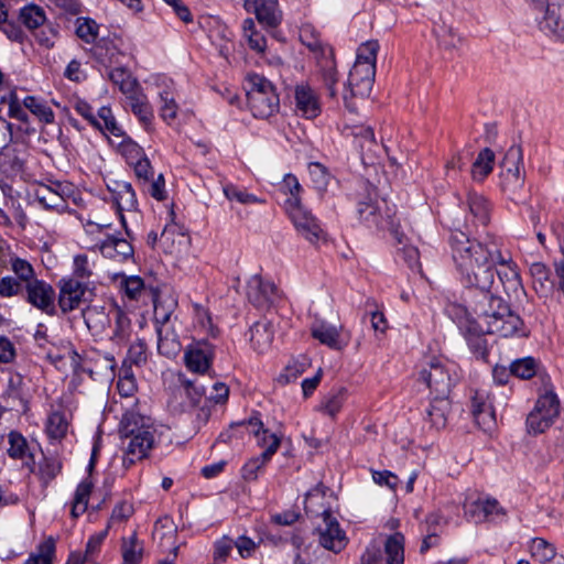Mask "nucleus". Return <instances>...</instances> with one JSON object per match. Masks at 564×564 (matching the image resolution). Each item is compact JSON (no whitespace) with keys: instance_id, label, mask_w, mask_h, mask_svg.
<instances>
[{"instance_id":"obj_8","label":"nucleus","mask_w":564,"mask_h":564,"mask_svg":"<svg viewBox=\"0 0 564 564\" xmlns=\"http://www.w3.org/2000/svg\"><path fill=\"white\" fill-rule=\"evenodd\" d=\"M9 264L14 276L6 275L0 279L1 297H13L22 294L23 285L36 279L35 271L28 260L12 254L9 258Z\"/></svg>"},{"instance_id":"obj_22","label":"nucleus","mask_w":564,"mask_h":564,"mask_svg":"<svg viewBox=\"0 0 564 564\" xmlns=\"http://www.w3.org/2000/svg\"><path fill=\"white\" fill-rule=\"evenodd\" d=\"M275 285L271 281L263 280L256 274L250 278L247 284V296L257 307H264L273 302L275 296Z\"/></svg>"},{"instance_id":"obj_16","label":"nucleus","mask_w":564,"mask_h":564,"mask_svg":"<svg viewBox=\"0 0 564 564\" xmlns=\"http://www.w3.org/2000/svg\"><path fill=\"white\" fill-rule=\"evenodd\" d=\"M391 209L384 199L369 198L365 202H359L357 213L359 219L368 228H384L388 220L387 214L390 215Z\"/></svg>"},{"instance_id":"obj_40","label":"nucleus","mask_w":564,"mask_h":564,"mask_svg":"<svg viewBox=\"0 0 564 564\" xmlns=\"http://www.w3.org/2000/svg\"><path fill=\"white\" fill-rule=\"evenodd\" d=\"M111 313L112 319H115V328L110 340L116 345H122L130 337L131 321L120 307H111Z\"/></svg>"},{"instance_id":"obj_39","label":"nucleus","mask_w":564,"mask_h":564,"mask_svg":"<svg viewBox=\"0 0 564 564\" xmlns=\"http://www.w3.org/2000/svg\"><path fill=\"white\" fill-rule=\"evenodd\" d=\"M121 556L122 564H140L143 558L144 545L138 539L137 532H133L128 538L121 539Z\"/></svg>"},{"instance_id":"obj_9","label":"nucleus","mask_w":564,"mask_h":564,"mask_svg":"<svg viewBox=\"0 0 564 564\" xmlns=\"http://www.w3.org/2000/svg\"><path fill=\"white\" fill-rule=\"evenodd\" d=\"M376 75V66L369 63H356L351 67L347 87L343 94L346 107L354 111L355 107L349 101V97H367L372 88Z\"/></svg>"},{"instance_id":"obj_34","label":"nucleus","mask_w":564,"mask_h":564,"mask_svg":"<svg viewBox=\"0 0 564 564\" xmlns=\"http://www.w3.org/2000/svg\"><path fill=\"white\" fill-rule=\"evenodd\" d=\"M431 402L426 409V414L437 430L445 427L447 415L451 410L449 397L431 395Z\"/></svg>"},{"instance_id":"obj_1","label":"nucleus","mask_w":564,"mask_h":564,"mask_svg":"<svg viewBox=\"0 0 564 564\" xmlns=\"http://www.w3.org/2000/svg\"><path fill=\"white\" fill-rule=\"evenodd\" d=\"M452 259L459 280L468 288L491 291L497 275L507 292L522 289L517 264L508 253H502L499 242L487 237L484 241L470 239L462 230L449 237Z\"/></svg>"},{"instance_id":"obj_2","label":"nucleus","mask_w":564,"mask_h":564,"mask_svg":"<svg viewBox=\"0 0 564 564\" xmlns=\"http://www.w3.org/2000/svg\"><path fill=\"white\" fill-rule=\"evenodd\" d=\"M471 310L475 325L480 333L497 334L501 337L525 334L521 317L491 291H479L473 300Z\"/></svg>"},{"instance_id":"obj_28","label":"nucleus","mask_w":564,"mask_h":564,"mask_svg":"<svg viewBox=\"0 0 564 564\" xmlns=\"http://www.w3.org/2000/svg\"><path fill=\"white\" fill-rule=\"evenodd\" d=\"M466 204L468 206L469 216L475 227L487 226L490 219L491 207L488 199L475 192H469Z\"/></svg>"},{"instance_id":"obj_30","label":"nucleus","mask_w":564,"mask_h":564,"mask_svg":"<svg viewBox=\"0 0 564 564\" xmlns=\"http://www.w3.org/2000/svg\"><path fill=\"white\" fill-rule=\"evenodd\" d=\"M99 250L104 257L118 261L127 260L133 254V248L130 242L123 238L112 236H109L100 243Z\"/></svg>"},{"instance_id":"obj_41","label":"nucleus","mask_w":564,"mask_h":564,"mask_svg":"<svg viewBox=\"0 0 564 564\" xmlns=\"http://www.w3.org/2000/svg\"><path fill=\"white\" fill-rule=\"evenodd\" d=\"M495 164V153L491 149H482L471 166V176L475 181H484L491 172Z\"/></svg>"},{"instance_id":"obj_57","label":"nucleus","mask_w":564,"mask_h":564,"mask_svg":"<svg viewBox=\"0 0 564 564\" xmlns=\"http://www.w3.org/2000/svg\"><path fill=\"white\" fill-rule=\"evenodd\" d=\"M23 105L43 122L52 123L54 121L55 117L53 110L35 97H25L23 100Z\"/></svg>"},{"instance_id":"obj_51","label":"nucleus","mask_w":564,"mask_h":564,"mask_svg":"<svg viewBox=\"0 0 564 564\" xmlns=\"http://www.w3.org/2000/svg\"><path fill=\"white\" fill-rule=\"evenodd\" d=\"M301 41L312 53L315 54V57L319 62L334 56L333 48L329 45L324 44L318 37L306 30L302 31Z\"/></svg>"},{"instance_id":"obj_37","label":"nucleus","mask_w":564,"mask_h":564,"mask_svg":"<svg viewBox=\"0 0 564 564\" xmlns=\"http://www.w3.org/2000/svg\"><path fill=\"white\" fill-rule=\"evenodd\" d=\"M4 398L12 401L13 406H19L23 412L29 409L28 399L24 393V381L20 373H11L8 379Z\"/></svg>"},{"instance_id":"obj_49","label":"nucleus","mask_w":564,"mask_h":564,"mask_svg":"<svg viewBox=\"0 0 564 564\" xmlns=\"http://www.w3.org/2000/svg\"><path fill=\"white\" fill-rule=\"evenodd\" d=\"M557 415L543 413L533 409L527 417V429L531 434L544 433L555 421Z\"/></svg>"},{"instance_id":"obj_52","label":"nucleus","mask_w":564,"mask_h":564,"mask_svg":"<svg viewBox=\"0 0 564 564\" xmlns=\"http://www.w3.org/2000/svg\"><path fill=\"white\" fill-rule=\"evenodd\" d=\"M245 424H248L252 429L251 432L258 437V444L264 449H267L270 446L273 440H275L278 443L276 449L280 447V438L275 434L269 433L268 430H264L263 424L258 416H251L248 421L236 423V425Z\"/></svg>"},{"instance_id":"obj_19","label":"nucleus","mask_w":564,"mask_h":564,"mask_svg":"<svg viewBox=\"0 0 564 564\" xmlns=\"http://www.w3.org/2000/svg\"><path fill=\"white\" fill-rule=\"evenodd\" d=\"M243 8L253 13L259 23L270 28L276 26L282 20L278 0H245Z\"/></svg>"},{"instance_id":"obj_64","label":"nucleus","mask_w":564,"mask_h":564,"mask_svg":"<svg viewBox=\"0 0 564 564\" xmlns=\"http://www.w3.org/2000/svg\"><path fill=\"white\" fill-rule=\"evenodd\" d=\"M121 289L129 299L137 300L143 292L144 282L137 275L124 276L121 281Z\"/></svg>"},{"instance_id":"obj_61","label":"nucleus","mask_w":564,"mask_h":564,"mask_svg":"<svg viewBox=\"0 0 564 564\" xmlns=\"http://www.w3.org/2000/svg\"><path fill=\"white\" fill-rule=\"evenodd\" d=\"M148 360L147 344L143 339H137L128 349L124 364L142 366Z\"/></svg>"},{"instance_id":"obj_18","label":"nucleus","mask_w":564,"mask_h":564,"mask_svg":"<svg viewBox=\"0 0 564 564\" xmlns=\"http://www.w3.org/2000/svg\"><path fill=\"white\" fill-rule=\"evenodd\" d=\"M214 359V346L205 340L197 341L185 351V365L192 372L205 373Z\"/></svg>"},{"instance_id":"obj_54","label":"nucleus","mask_w":564,"mask_h":564,"mask_svg":"<svg viewBox=\"0 0 564 564\" xmlns=\"http://www.w3.org/2000/svg\"><path fill=\"white\" fill-rule=\"evenodd\" d=\"M95 261L90 260L86 253H78L73 259V276L80 282L88 281L94 274Z\"/></svg>"},{"instance_id":"obj_48","label":"nucleus","mask_w":564,"mask_h":564,"mask_svg":"<svg viewBox=\"0 0 564 564\" xmlns=\"http://www.w3.org/2000/svg\"><path fill=\"white\" fill-rule=\"evenodd\" d=\"M346 399L347 390L345 388L332 390L328 394L324 397L323 401L321 402L319 409L330 417H335L337 413L341 410Z\"/></svg>"},{"instance_id":"obj_31","label":"nucleus","mask_w":564,"mask_h":564,"mask_svg":"<svg viewBox=\"0 0 564 564\" xmlns=\"http://www.w3.org/2000/svg\"><path fill=\"white\" fill-rule=\"evenodd\" d=\"M529 271L532 278L534 291L541 297H547L554 289V282L551 280L550 269L542 262H533L530 265Z\"/></svg>"},{"instance_id":"obj_20","label":"nucleus","mask_w":564,"mask_h":564,"mask_svg":"<svg viewBox=\"0 0 564 564\" xmlns=\"http://www.w3.org/2000/svg\"><path fill=\"white\" fill-rule=\"evenodd\" d=\"M343 133L345 137H351L360 150L364 160L370 159L376 154L378 144L371 127L364 124H344Z\"/></svg>"},{"instance_id":"obj_7","label":"nucleus","mask_w":564,"mask_h":564,"mask_svg":"<svg viewBox=\"0 0 564 564\" xmlns=\"http://www.w3.org/2000/svg\"><path fill=\"white\" fill-rule=\"evenodd\" d=\"M501 187L514 196L524 185L523 152L520 145H511L501 161Z\"/></svg>"},{"instance_id":"obj_21","label":"nucleus","mask_w":564,"mask_h":564,"mask_svg":"<svg viewBox=\"0 0 564 564\" xmlns=\"http://www.w3.org/2000/svg\"><path fill=\"white\" fill-rule=\"evenodd\" d=\"M111 307L116 306L109 305L107 308L104 305L91 304L82 311L84 322L93 335H102L110 326L112 321Z\"/></svg>"},{"instance_id":"obj_36","label":"nucleus","mask_w":564,"mask_h":564,"mask_svg":"<svg viewBox=\"0 0 564 564\" xmlns=\"http://www.w3.org/2000/svg\"><path fill=\"white\" fill-rule=\"evenodd\" d=\"M128 105L139 121L147 128L153 119L152 107L141 88L127 97Z\"/></svg>"},{"instance_id":"obj_25","label":"nucleus","mask_w":564,"mask_h":564,"mask_svg":"<svg viewBox=\"0 0 564 564\" xmlns=\"http://www.w3.org/2000/svg\"><path fill=\"white\" fill-rule=\"evenodd\" d=\"M249 335L253 350L258 354H263L270 349L274 338L273 323L267 318H262L250 327Z\"/></svg>"},{"instance_id":"obj_55","label":"nucleus","mask_w":564,"mask_h":564,"mask_svg":"<svg viewBox=\"0 0 564 564\" xmlns=\"http://www.w3.org/2000/svg\"><path fill=\"white\" fill-rule=\"evenodd\" d=\"M0 101L8 104V115L21 122H26L29 119L24 105L19 102V99L13 90H8L7 94L0 95Z\"/></svg>"},{"instance_id":"obj_47","label":"nucleus","mask_w":564,"mask_h":564,"mask_svg":"<svg viewBox=\"0 0 564 564\" xmlns=\"http://www.w3.org/2000/svg\"><path fill=\"white\" fill-rule=\"evenodd\" d=\"M529 550L531 556L541 564H549L556 556L555 547L542 538L532 539Z\"/></svg>"},{"instance_id":"obj_12","label":"nucleus","mask_w":564,"mask_h":564,"mask_svg":"<svg viewBox=\"0 0 564 564\" xmlns=\"http://www.w3.org/2000/svg\"><path fill=\"white\" fill-rule=\"evenodd\" d=\"M288 209L293 225L304 239L311 243H316L325 238V232L317 219L301 204H294L292 207H288Z\"/></svg>"},{"instance_id":"obj_26","label":"nucleus","mask_w":564,"mask_h":564,"mask_svg":"<svg viewBox=\"0 0 564 564\" xmlns=\"http://www.w3.org/2000/svg\"><path fill=\"white\" fill-rule=\"evenodd\" d=\"M464 512L475 523L484 522L491 516L505 513L496 499H478L466 502L464 505Z\"/></svg>"},{"instance_id":"obj_53","label":"nucleus","mask_w":564,"mask_h":564,"mask_svg":"<svg viewBox=\"0 0 564 564\" xmlns=\"http://www.w3.org/2000/svg\"><path fill=\"white\" fill-rule=\"evenodd\" d=\"M68 430V421L64 413L59 411L52 412L45 425L46 434L52 440H62Z\"/></svg>"},{"instance_id":"obj_5","label":"nucleus","mask_w":564,"mask_h":564,"mask_svg":"<svg viewBox=\"0 0 564 564\" xmlns=\"http://www.w3.org/2000/svg\"><path fill=\"white\" fill-rule=\"evenodd\" d=\"M246 93L250 111L256 118L267 119L278 112L279 96L270 80L259 74H248Z\"/></svg>"},{"instance_id":"obj_56","label":"nucleus","mask_w":564,"mask_h":564,"mask_svg":"<svg viewBox=\"0 0 564 564\" xmlns=\"http://www.w3.org/2000/svg\"><path fill=\"white\" fill-rule=\"evenodd\" d=\"M510 373L521 379H530L538 373V362L532 357L517 359L510 366Z\"/></svg>"},{"instance_id":"obj_58","label":"nucleus","mask_w":564,"mask_h":564,"mask_svg":"<svg viewBox=\"0 0 564 564\" xmlns=\"http://www.w3.org/2000/svg\"><path fill=\"white\" fill-rule=\"evenodd\" d=\"M98 120L101 122V132L110 133L115 137H123L121 127L117 123L115 116L109 107H101L97 115Z\"/></svg>"},{"instance_id":"obj_4","label":"nucleus","mask_w":564,"mask_h":564,"mask_svg":"<svg viewBox=\"0 0 564 564\" xmlns=\"http://www.w3.org/2000/svg\"><path fill=\"white\" fill-rule=\"evenodd\" d=\"M321 499H323V494L319 488L308 491L305 497V511L312 517H323L324 525L317 529L318 542L324 549L338 553L345 549L347 538L338 521L332 517L330 510L323 506L317 508Z\"/></svg>"},{"instance_id":"obj_45","label":"nucleus","mask_w":564,"mask_h":564,"mask_svg":"<svg viewBox=\"0 0 564 564\" xmlns=\"http://www.w3.org/2000/svg\"><path fill=\"white\" fill-rule=\"evenodd\" d=\"M23 169V159L9 144L0 148V170L6 174H17Z\"/></svg>"},{"instance_id":"obj_33","label":"nucleus","mask_w":564,"mask_h":564,"mask_svg":"<svg viewBox=\"0 0 564 564\" xmlns=\"http://www.w3.org/2000/svg\"><path fill=\"white\" fill-rule=\"evenodd\" d=\"M158 351L167 358L176 357L182 349L181 341L172 326L156 327Z\"/></svg>"},{"instance_id":"obj_13","label":"nucleus","mask_w":564,"mask_h":564,"mask_svg":"<svg viewBox=\"0 0 564 564\" xmlns=\"http://www.w3.org/2000/svg\"><path fill=\"white\" fill-rule=\"evenodd\" d=\"M311 334L321 344L335 350L344 349L350 339L349 333L344 329L343 325H332L322 319L313 323Z\"/></svg>"},{"instance_id":"obj_14","label":"nucleus","mask_w":564,"mask_h":564,"mask_svg":"<svg viewBox=\"0 0 564 564\" xmlns=\"http://www.w3.org/2000/svg\"><path fill=\"white\" fill-rule=\"evenodd\" d=\"M58 307L63 314L73 312L83 304L87 285L75 279H62L58 282Z\"/></svg>"},{"instance_id":"obj_29","label":"nucleus","mask_w":564,"mask_h":564,"mask_svg":"<svg viewBox=\"0 0 564 564\" xmlns=\"http://www.w3.org/2000/svg\"><path fill=\"white\" fill-rule=\"evenodd\" d=\"M539 376L542 381V388L539 391V398L534 408L543 413H551L558 416L560 400L550 382V377L547 375Z\"/></svg>"},{"instance_id":"obj_3","label":"nucleus","mask_w":564,"mask_h":564,"mask_svg":"<svg viewBox=\"0 0 564 564\" xmlns=\"http://www.w3.org/2000/svg\"><path fill=\"white\" fill-rule=\"evenodd\" d=\"M122 449V466L129 469L147 458L159 442L156 427L151 417L135 411H127L119 424Z\"/></svg>"},{"instance_id":"obj_50","label":"nucleus","mask_w":564,"mask_h":564,"mask_svg":"<svg viewBox=\"0 0 564 564\" xmlns=\"http://www.w3.org/2000/svg\"><path fill=\"white\" fill-rule=\"evenodd\" d=\"M55 550V540L50 536L39 544L36 551L29 556L24 564H53Z\"/></svg>"},{"instance_id":"obj_43","label":"nucleus","mask_w":564,"mask_h":564,"mask_svg":"<svg viewBox=\"0 0 564 564\" xmlns=\"http://www.w3.org/2000/svg\"><path fill=\"white\" fill-rule=\"evenodd\" d=\"M93 482L89 478L84 479L76 488L74 499L72 502L70 514L73 518H78L86 512L88 500L93 491Z\"/></svg>"},{"instance_id":"obj_32","label":"nucleus","mask_w":564,"mask_h":564,"mask_svg":"<svg viewBox=\"0 0 564 564\" xmlns=\"http://www.w3.org/2000/svg\"><path fill=\"white\" fill-rule=\"evenodd\" d=\"M107 69L109 80L116 85L126 97L141 88L137 79L121 64Z\"/></svg>"},{"instance_id":"obj_59","label":"nucleus","mask_w":564,"mask_h":564,"mask_svg":"<svg viewBox=\"0 0 564 564\" xmlns=\"http://www.w3.org/2000/svg\"><path fill=\"white\" fill-rule=\"evenodd\" d=\"M323 70V80L329 97L336 96L335 85L337 83V70L335 67L334 56L319 62Z\"/></svg>"},{"instance_id":"obj_35","label":"nucleus","mask_w":564,"mask_h":564,"mask_svg":"<svg viewBox=\"0 0 564 564\" xmlns=\"http://www.w3.org/2000/svg\"><path fill=\"white\" fill-rule=\"evenodd\" d=\"M8 455L13 459H28L25 463L30 468L34 465L33 455L30 452L26 438L17 431H11L8 434Z\"/></svg>"},{"instance_id":"obj_38","label":"nucleus","mask_w":564,"mask_h":564,"mask_svg":"<svg viewBox=\"0 0 564 564\" xmlns=\"http://www.w3.org/2000/svg\"><path fill=\"white\" fill-rule=\"evenodd\" d=\"M276 441L273 440L270 446L262 452L261 455L252 457L242 467V477L247 481L258 478V473L268 464L271 457L276 453Z\"/></svg>"},{"instance_id":"obj_60","label":"nucleus","mask_w":564,"mask_h":564,"mask_svg":"<svg viewBox=\"0 0 564 564\" xmlns=\"http://www.w3.org/2000/svg\"><path fill=\"white\" fill-rule=\"evenodd\" d=\"M99 25L91 19H77L76 34L86 43H93L98 36Z\"/></svg>"},{"instance_id":"obj_62","label":"nucleus","mask_w":564,"mask_h":564,"mask_svg":"<svg viewBox=\"0 0 564 564\" xmlns=\"http://www.w3.org/2000/svg\"><path fill=\"white\" fill-rule=\"evenodd\" d=\"M379 43L377 41H367L362 43L357 51L356 63H369L376 66Z\"/></svg>"},{"instance_id":"obj_24","label":"nucleus","mask_w":564,"mask_h":564,"mask_svg":"<svg viewBox=\"0 0 564 564\" xmlns=\"http://www.w3.org/2000/svg\"><path fill=\"white\" fill-rule=\"evenodd\" d=\"M66 189H68V186H64L61 183H56L53 186L40 185L35 189V198L45 209L62 212L66 208Z\"/></svg>"},{"instance_id":"obj_27","label":"nucleus","mask_w":564,"mask_h":564,"mask_svg":"<svg viewBox=\"0 0 564 564\" xmlns=\"http://www.w3.org/2000/svg\"><path fill=\"white\" fill-rule=\"evenodd\" d=\"M296 110L307 119L316 118L321 112V106L315 91L306 85H299L295 88Z\"/></svg>"},{"instance_id":"obj_44","label":"nucleus","mask_w":564,"mask_h":564,"mask_svg":"<svg viewBox=\"0 0 564 564\" xmlns=\"http://www.w3.org/2000/svg\"><path fill=\"white\" fill-rule=\"evenodd\" d=\"M435 34L440 46L448 52L457 51L463 45V37L452 25L443 23L435 29Z\"/></svg>"},{"instance_id":"obj_23","label":"nucleus","mask_w":564,"mask_h":564,"mask_svg":"<svg viewBox=\"0 0 564 564\" xmlns=\"http://www.w3.org/2000/svg\"><path fill=\"white\" fill-rule=\"evenodd\" d=\"M120 40L101 39L93 48L95 58L106 68L122 64L126 54L120 48Z\"/></svg>"},{"instance_id":"obj_10","label":"nucleus","mask_w":564,"mask_h":564,"mask_svg":"<svg viewBox=\"0 0 564 564\" xmlns=\"http://www.w3.org/2000/svg\"><path fill=\"white\" fill-rule=\"evenodd\" d=\"M108 188L112 194V200L117 207L121 225L129 236L128 219L138 221L140 218L134 189L130 183L124 181H112Z\"/></svg>"},{"instance_id":"obj_6","label":"nucleus","mask_w":564,"mask_h":564,"mask_svg":"<svg viewBox=\"0 0 564 564\" xmlns=\"http://www.w3.org/2000/svg\"><path fill=\"white\" fill-rule=\"evenodd\" d=\"M420 379L430 389L431 395L449 397L459 381L458 367L452 361L432 357L421 369Z\"/></svg>"},{"instance_id":"obj_63","label":"nucleus","mask_w":564,"mask_h":564,"mask_svg":"<svg viewBox=\"0 0 564 564\" xmlns=\"http://www.w3.org/2000/svg\"><path fill=\"white\" fill-rule=\"evenodd\" d=\"M475 332H477V334L470 333L467 337L468 346L477 358L485 359L488 355L487 340L484 337L485 333H480L477 329V325L475 326Z\"/></svg>"},{"instance_id":"obj_15","label":"nucleus","mask_w":564,"mask_h":564,"mask_svg":"<svg viewBox=\"0 0 564 564\" xmlns=\"http://www.w3.org/2000/svg\"><path fill=\"white\" fill-rule=\"evenodd\" d=\"M471 413L476 424L487 433L496 426V414L490 395L485 390H477L471 399Z\"/></svg>"},{"instance_id":"obj_42","label":"nucleus","mask_w":564,"mask_h":564,"mask_svg":"<svg viewBox=\"0 0 564 564\" xmlns=\"http://www.w3.org/2000/svg\"><path fill=\"white\" fill-rule=\"evenodd\" d=\"M387 564L404 563V535L395 532L389 535L384 542Z\"/></svg>"},{"instance_id":"obj_11","label":"nucleus","mask_w":564,"mask_h":564,"mask_svg":"<svg viewBox=\"0 0 564 564\" xmlns=\"http://www.w3.org/2000/svg\"><path fill=\"white\" fill-rule=\"evenodd\" d=\"M24 300L47 315L55 314V291L51 284L37 278L23 285Z\"/></svg>"},{"instance_id":"obj_46","label":"nucleus","mask_w":564,"mask_h":564,"mask_svg":"<svg viewBox=\"0 0 564 564\" xmlns=\"http://www.w3.org/2000/svg\"><path fill=\"white\" fill-rule=\"evenodd\" d=\"M19 20L29 30H35L43 26L46 21V15L41 7L28 4L20 9Z\"/></svg>"},{"instance_id":"obj_17","label":"nucleus","mask_w":564,"mask_h":564,"mask_svg":"<svg viewBox=\"0 0 564 564\" xmlns=\"http://www.w3.org/2000/svg\"><path fill=\"white\" fill-rule=\"evenodd\" d=\"M540 12V29L564 42V3L549 0Z\"/></svg>"}]
</instances>
